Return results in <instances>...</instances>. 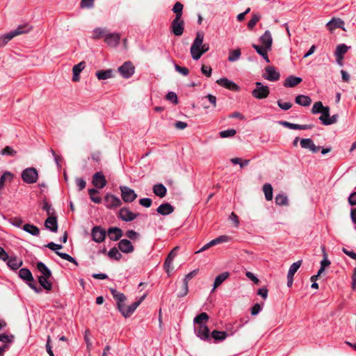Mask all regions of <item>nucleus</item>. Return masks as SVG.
Masks as SVG:
<instances>
[{
	"instance_id": "obj_1",
	"label": "nucleus",
	"mask_w": 356,
	"mask_h": 356,
	"mask_svg": "<svg viewBox=\"0 0 356 356\" xmlns=\"http://www.w3.org/2000/svg\"><path fill=\"white\" fill-rule=\"evenodd\" d=\"M204 36V33L202 31H198L196 33V37L191 47V54L193 60H199L202 54L209 49V44H203Z\"/></svg>"
},
{
	"instance_id": "obj_2",
	"label": "nucleus",
	"mask_w": 356,
	"mask_h": 356,
	"mask_svg": "<svg viewBox=\"0 0 356 356\" xmlns=\"http://www.w3.org/2000/svg\"><path fill=\"white\" fill-rule=\"evenodd\" d=\"M21 177L24 182L29 184H34L38 181V172L35 168L30 167L22 172Z\"/></svg>"
},
{
	"instance_id": "obj_3",
	"label": "nucleus",
	"mask_w": 356,
	"mask_h": 356,
	"mask_svg": "<svg viewBox=\"0 0 356 356\" xmlns=\"http://www.w3.org/2000/svg\"><path fill=\"white\" fill-rule=\"evenodd\" d=\"M184 21L182 17H175L172 21L170 29L175 36H181L184 31Z\"/></svg>"
},
{
	"instance_id": "obj_4",
	"label": "nucleus",
	"mask_w": 356,
	"mask_h": 356,
	"mask_svg": "<svg viewBox=\"0 0 356 356\" xmlns=\"http://www.w3.org/2000/svg\"><path fill=\"white\" fill-rule=\"evenodd\" d=\"M256 88L252 91V95L259 99H262L268 97L270 94L269 88L267 86H264L261 82H257Z\"/></svg>"
},
{
	"instance_id": "obj_5",
	"label": "nucleus",
	"mask_w": 356,
	"mask_h": 356,
	"mask_svg": "<svg viewBox=\"0 0 356 356\" xmlns=\"http://www.w3.org/2000/svg\"><path fill=\"white\" fill-rule=\"evenodd\" d=\"M146 297V295L144 294L142 297L140 298V299L134 302H133L132 304H131L129 306H128L127 307H125V305H124L122 307V309L121 310H118L121 314L124 317V318H129L130 317L133 313L135 312V310L137 309V307L141 304V302L144 300V299Z\"/></svg>"
},
{
	"instance_id": "obj_6",
	"label": "nucleus",
	"mask_w": 356,
	"mask_h": 356,
	"mask_svg": "<svg viewBox=\"0 0 356 356\" xmlns=\"http://www.w3.org/2000/svg\"><path fill=\"white\" fill-rule=\"evenodd\" d=\"M120 190L122 200L127 203L133 202L138 197L135 191L126 186H120Z\"/></svg>"
},
{
	"instance_id": "obj_7",
	"label": "nucleus",
	"mask_w": 356,
	"mask_h": 356,
	"mask_svg": "<svg viewBox=\"0 0 356 356\" xmlns=\"http://www.w3.org/2000/svg\"><path fill=\"white\" fill-rule=\"evenodd\" d=\"M92 184L96 189H102L107 184V181L104 173L102 171L95 172L92 175Z\"/></svg>"
},
{
	"instance_id": "obj_8",
	"label": "nucleus",
	"mask_w": 356,
	"mask_h": 356,
	"mask_svg": "<svg viewBox=\"0 0 356 356\" xmlns=\"http://www.w3.org/2000/svg\"><path fill=\"white\" fill-rule=\"evenodd\" d=\"M118 72L124 79L130 78L135 72V67L130 61L125 62L118 67Z\"/></svg>"
},
{
	"instance_id": "obj_9",
	"label": "nucleus",
	"mask_w": 356,
	"mask_h": 356,
	"mask_svg": "<svg viewBox=\"0 0 356 356\" xmlns=\"http://www.w3.org/2000/svg\"><path fill=\"white\" fill-rule=\"evenodd\" d=\"M92 240L96 243H102L105 240L106 232L100 226H95L91 231Z\"/></svg>"
},
{
	"instance_id": "obj_10",
	"label": "nucleus",
	"mask_w": 356,
	"mask_h": 356,
	"mask_svg": "<svg viewBox=\"0 0 356 356\" xmlns=\"http://www.w3.org/2000/svg\"><path fill=\"white\" fill-rule=\"evenodd\" d=\"M195 332L200 339L207 341L211 340L209 330L205 324L197 325V326L195 327Z\"/></svg>"
},
{
	"instance_id": "obj_11",
	"label": "nucleus",
	"mask_w": 356,
	"mask_h": 356,
	"mask_svg": "<svg viewBox=\"0 0 356 356\" xmlns=\"http://www.w3.org/2000/svg\"><path fill=\"white\" fill-rule=\"evenodd\" d=\"M105 205L108 209H115L122 204V201L117 196L112 194H106L104 197Z\"/></svg>"
},
{
	"instance_id": "obj_12",
	"label": "nucleus",
	"mask_w": 356,
	"mask_h": 356,
	"mask_svg": "<svg viewBox=\"0 0 356 356\" xmlns=\"http://www.w3.org/2000/svg\"><path fill=\"white\" fill-rule=\"evenodd\" d=\"M110 292L116 301L118 310H121L122 307L124 305V302L127 300L125 295L113 288L110 289Z\"/></svg>"
},
{
	"instance_id": "obj_13",
	"label": "nucleus",
	"mask_w": 356,
	"mask_h": 356,
	"mask_svg": "<svg viewBox=\"0 0 356 356\" xmlns=\"http://www.w3.org/2000/svg\"><path fill=\"white\" fill-rule=\"evenodd\" d=\"M264 77L270 81H276L280 77V72H277L275 67L267 66L265 68V74Z\"/></svg>"
},
{
	"instance_id": "obj_14",
	"label": "nucleus",
	"mask_w": 356,
	"mask_h": 356,
	"mask_svg": "<svg viewBox=\"0 0 356 356\" xmlns=\"http://www.w3.org/2000/svg\"><path fill=\"white\" fill-rule=\"evenodd\" d=\"M138 216V213L131 212L129 208L122 207L119 211V218L125 222H130L134 220Z\"/></svg>"
},
{
	"instance_id": "obj_15",
	"label": "nucleus",
	"mask_w": 356,
	"mask_h": 356,
	"mask_svg": "<svg viewBox=\"0 0 356 356\" xmlns=\"http://www.w3.org/2000/svg\"><path fill=\"white\" fill-rule=\"evenodd\" d=\"M120 40V35L118 33H110L108 32L106 36L104 38L105 43L111 47H117Z\"/></svg>"
},
{
	"instance_id": "obj_16",
	"label": "nucleus",
	"mask_w": 356,
	"mask_h": 356,
	"mask_svg": "<svg viewBox=\"0 0 356 356\" xmlns=\"http://www.w3.org/2000/svg\"><path fill=\"white\" fill-rule=\"evenodd\" d=\"M302 261L300 260L294 262L291 265L287 274V286L289 287L292 286L293 282V275L300 267Z\"/></svg>"
},
{
	"instance_id": "obj_17",
	"label": "nucleus",
	"mask_w": 356,
	"mask_h": 356,
	"mask_svg": "<svg viewBox=\"0 0 356 356\" xmlns=\"http://www.w3.org/2000/svg\"><path fill=\"white\" fill-rule=\"evenodd\" d=\"M216 83L227 89H229L232 91H238L239 87L234 82L229 80L227 78H220V79L216 81Z\"/></svg>"
},
{
	"instance_id": "obj_18",
	"label": "nucleus",
	"mask_w": 356,
	"mask_h": 356,
	"mask_svg": "<svg viewBox=\"0 0 356 356\" xmlns=\"http://www.w3.org/2000/svg\"><path fill=\"white\" fill-rule=\"evenodd\" d=\"M300 146L304 149H309L313 153H316L321 147L316 146L311 138H302L300 140Z\"/></svg>"
},
{
	"instance_id": "obj_19",
	"label": "nucleus",
	"mask_w": 356,
	"mask_h": 356,
	"mask_svg": "<svg viewBox=\"0 0 356 356\" xmlns=\"http://www.w3.org/2000/svg\"><path fill=\"white\" fill-rule=\"evenodd\" d=\"M284 127L289 128L290 129L294 130H307L313 128L312 124H298L291 123L286 121H283L280 122Z\"/></svg>"
},
{
	"instance_id": "obj_20",
	"label": "nucleus",
	"mask_w": 356,
	"mask_h": 356,
	"mask_svg": "<svg viewBox=\"0 0 356 356\" xmlns=\"http://www.w3.org/2000/svg\"><path fill=\"white\" fill-rule=\"evenodd\" d=\"M259 41L262 45L266 47L267 49L271 50L273 44V38L270 31L266 30L264 33L259 38Z\"/></svg>"
},
{
	"instance_id": "obj_21",
	"label": "nucleus",
	"mask_w": 356,
	"mask_h": 356,
	"mask_svg": "<svg viewBox=\"0 0 356 356\" xmlns=\"http://www.w3.org/2000/svg\"><path fill=\"white\" fill-rule=\"evenodd\" d=\"M119 249L124 253H131L134 251V248L131 242L127 239H122L118 243Z\"/></svg>"
},
{
	"instance_id": "obj_22",
	"label": "nucleus",
	"mask_w": 356,
	"mask_h": 356,
	"mask_svg": "<svg viewBox=\"0 0 356 356\" xmlns=\"http://www.w3.org/2000/svg\"><path fill=\"white\" fill-rule=\"evenodd\" d=\"M44 226L51 232H56L58 230V222L56 215L49 216L44 222Z\"/></svg>"
},
{
	"instance_id": "obj_23",
	"label": "nucleus",
	"mask_w": 356,
	"mask_h": 356,
	"mask_svg": "<svg viewBox=\"0 0 356 356\" xmlns=\"http://www.w3.org/2000/svg\"><path fill=\"white\" fill-rule=\"evenodd\" d=\"M6 261L7 265L12 270H17L23 264L22 260L18 259L16 256H8V259Z\"/></svg>"
},
{
	"instance_id": "obj_24",
	"label": "nucleus",
	"mask_w": 356,
	"mask_h": 356,
	"mask_svg": "<svg viewBox=\"0 0 356 356\" xmlns=\"http://www.w3.org/2000/svg\"><path fill=\"white\" fill-rule=\"evenodd\" d=\"M252 47L256 50L257 54L262 56L266 63H270V59L268 56V51H270V49H267L266 47L264 45H258L255 44H252Z\"/></svg>"
},
{
	"instance_id": "obj_25",
	"label": "nucleus",
	"mask_w": 356,
	"mask_h": 356,
	"mask_svg": "<svg viewBox=\"0 0 356 356\" xmlns=\"http://www.w3.org/2000/svg\"><path fill=\"white\" fill-rule=\"evenodd\" d=\"M108 236L111 241H118L122 236V231L118 227H109L108 229Z\"/></svg>"
},
{
	"instance_id": "obj_26",
	"label": "nucleus",
	"mask_w": 356,
	"mask_h": 356,
	"mask_svg": "<svg viewBox=\"0 0 356 356\" xmlns=\"http://www.w3.org/2000/svg\"><path fill=\"white\" fill-rule=\"evenodd\" d=\"M302 79L300 77L295 76L293 75L289 76L284 81V86L287 88H292L298 86L302 82Z\"/></svg>"
},
{
	"instance_id": "obj_27",
	"label": "nucleus",
	"mask_w": 356,
	"mask_h": 356,
	"mask_svg": "<svg viewBox=\"0 0 356 356\" xmlns=\"http://www.w3.org/2000/svg\"><path fill=\"white\" fill-rule=\"evenodd\" d=\"M32 29V27L29 24H22L17 26V28L12 31L11 34L13 37L19 35L29 33Z\"/></svg>"
},
{
	"instance_id": "obj_28",
	"label": "nucleus",
	"mask_w": 356,
	"mask_h": 356,
	"mask_svg": "<svg viewBox=\"0 0 356 356\" xmlns=\"http://www.w3.org/2000/svg\"><path fill=\"white\" fill-rule=\"evenodd\" d=\"M156 211L161 215L166 216L174 211V207L169 203H164L156 209Z\"/></svg>"
},
{
	"instance_id": "obj_29",
	"label": "nucleus",
	"mask_w": 356,
	"mask_h": 356,
	"mask_svg": "<svg viewBox=\"0 0 356 356\" xmlns=\"http://www.w3.org/2000/svg\"><path fill=\"white\" fill-rule=\"evenodd\" d=\"M228 335L229 334L225 331H218L215 330L211 333L210 337L211 339H213L215 342H218L224 341Z\"/></svg>"
},
{
	"instance_id": "obj_30",
	"label": "nucleus",
	"mask_w": 356,
	"mask_h": 356,
	"mask_svg": "<svg viewBox=\"0 0 356 356\" xmlns=\"http://www.w3.org/2000/svg\"><path fill=\"white\" fill-rule=\"evenodd\" d=\"M295 102L302 106H309L312 103V99L307 95H298L295 98Z\"/></svg>"
},
{
	"instance_id": "obj_31",
	"label": "nucleus",
	"mask_w": 356,
	"mask_h": 356,
	"mask_svg": "<svg viewBox=\"0 0 356 356\" xmlns=\"http://www.w3.org/2000/svg\"><path fill=\"white\" fill-rule=\"evenodd\" d=\"M343 24H344V22L341 19H339V18H333L332 20H330L329 22L327 23L326 26H327V28L330 31H333V30H334L335 29H337V28L342 29Z\"/></svg>"
},
{
	"instance_id": "obj_32",
	"label": "nucleus",
	"mask_w": 356,
	"mask_h": 356,
	"mask_svg": "<svg viewBox=\"0 0 356 356\" xmlns=\"http://www.w3.org/2000/svg\"><path fill=\"white\" fill-rule=\"evenodd\" d=\"M113 70L112 69L102 70L96 72L95 75L99 80H106L113 77Z\"/></svg>"
},
{
	"instance_id": "obj_33",
	"label": "nucleus",
	"mask_w": 356,
	"mask_h": 356,
	"mask_svg": "<svg viewBox=\"0 0 356 356\" xmlns=\"http://www.w3.org/2000/svg\"><path fill=\"white\" fill-rule=\"evenodd\" d=\"M153 192L159 197H163L167 193V189L163 184H157L153 186Z\"/></svg>"
},
{
	"instance_id": "obj_34",
	"label": "nucleus",
	"mask_w": 356,
	"mask_h": 356,
	"mask_svg": "<svg viewBox=\"0 0 356 356\" xmlns=\"http://www.w3.org/2000/svg\"><path fill=\"white\" fill-rule=\"evenodd\" d=\"M19 277L24 281H33V275L29 269L22 268L19 270Z\"/></svg>"
},
{
	"instance_id": "obj_35",
	"label": "nucleus",
	"mask_w": 356,
	"mask_h": 356,
	"mask_svg": "<svg viewBox=\"0 0 356 356\" xmlns=\"http://www.w3.org/2000/svg\"><path fill=\"white\" fill-rule=\"evenodd\" d=\"M229 276V273L228 272H224L220 275H218L213 283V291H214L217 287H218L224 281H225Z\"/></svg>"
},
{
	"instance_id": "obj_36",
	"label": "nucleus",
	"mask_w": 356,
	"mask_h": 356,
	"mask_svg": "<svg viewBox=\"0 0 356 356\" xmlns=\"http://www.w3.org/2000/svg\"><path fill=\"white\" fill-rule=\"evenodd\" d=\"M23 230L29 233L33 236H38L40 234V229L38 227L32 224H25L23 226Z\"/></svg>"
},
{
	"instance_id": "obj_37",
	"label": "nucleus",
	"mask_w": 356,
	"mask_h": 356,
	"mask_svg": "<svg viewBox=\"0 0 356 356\" xmlns=\"http://www.w3.org/2000/svg\"><path fill=\"white\" fill-rule=\"evenodd\" d=\"M38 270L42 274L41 276H44L45 277H51V272L47 268V266L42 262L40 261L37 264Z\"/></svg>"
},
{
	"instance_id": "obj_38",
	"label": "nucleus",
	"mask_w": 356,
	"mask_h": 356,
	"mask_svg": "<svg viewBox=\"0 0 356 356\" xmlns=\"http://www.w3.org/2000/svg\"><path fill=\"white\" fill-rule=\"evenodd\" d=\"M49 277H45L44 276H39L38 282L40 285L47 291H51L52 289V284L49 282Z\"/></svg>"
},
{
	"instance_id": "obj_39",
	"label": "nucleus",
	"mask_w": 356,
	"mask_h": 356,
	"mask_svg": "<svg viewBox=\"0 0 356 356\" xmlns=\"http://www.w3.org/2000/svg\"><path fill=\"white\" fill-rule=\"evenodd\" d=\"M275 204L279 206H288L289 200L288 197L284 193H280L275 196Z\"/></svg>"
},
{
	"instance_id": "obj_40",
	"label": "nucleus",
	"mask_w": 356,
	"mask_h": 356,
	"mask_svg": "<svg viewBox=\"0 0 356 356\" xmlns=\"http://www.w3.org/2000/svg\"><path fill=\"white\" fill-rule=\"evenodd\" d=\"M15 336L12 334H8L6 333H1L0 334V342H2L3 344H7L10 346L14 342Z\"/></svg>"
},
{
	"instance_id": "obj_41",
	"label": "nucleus",
	"mask_w": 356,
	"mask_h": 356,
	"mask_svg": "<svg viewBox=\"0 0 356 356\" xmlns=\"http://www.w3.org/2000/svg\"><path fill=\"white\" fill-rule=\"evenodd\" d=\"M108 31L106 29L102 28H96L93 31V39L98 40L102 38H104L106 36Z\"/></svg>"
},
{
	"instance_id": "obj_42",
	"label": "nucleus",
	"mask_w": 356,
	"mask_h": 356,
	"mask_svg": "<svg viewBox=\"0 0 356 356\" xmlns=\"http://www.w3.org/2000/svg\"><path fill=\"white\" fill-rule=\"evenodd\" d=\"M98 193H99V191L96 188L88 189V194H89L90 200L96 204H99L102 202V198L99 196L96 195Z\"/></svg>"
},
{
	"instance_id": "obj_43",
	"label": "nucleus",
	"mask_w": 356,
	"mask_h": 356,
	"mask_svg": "<svg viewBox=\"0 0 356 356\" xmlns=\"http://www.w3.org/2000/svg\"><path fill=\"white\" fill-rule=\"evenodd\" d=\"M263 191L266 200L270 201L273 199V187L270 184H265L263 186Z\"/></svg>"
},
{
	"instance_id": "obj_44",
	"label": "nucleus",
	"mask_w": 356,
	"mask_h": 356,
	"mask_svg": "<svg viewBox=\"0 0 356 356\" xmlns=\"http://www.w3.org/2000/svg\"><path fill=\"white\" fill-rule=\"evenodd\" d=\"M209 315L206 312H202L194 318V323L197 325H204V321H208Z\"/></svg>"
},
{
	"instance_id": "obj_45",
	"label": "nucleus",
	"mask_w": 356,
	"mask_h": 356,
	"mask_svg": "<svg viewBox=\"0 0 356 356\" xmlns=\"http://www.w3.org/2000/svg\"><path fill=\"white\" fill-rule=\"evenodd\" d=\"M184 6L180 2H176L172 10L175 13V17H182Z\"/></svg>"
},
{
	"instance_id": "obj_46",
	"label": "nucleus",
	"mask_w": 356,
	"mask_h": 356,
	"mask_svg": "<svg viewBox=\"0 0 356 356\" xmlns=\"http://www.w3.org/2000/svg\"><path fill=\"white\" fill-rule=\"evenodd\" d=\"M349 47L345 44H340L337 46L334 56H344V54L348 51Z\"/></svg>"
},
{
	"instance_id": "obj_47",
	"label": "nucleus",
	"mask_w": 356,
	"mask_h": 356,
	"mask_svg": "<svg viewBox=\"0 0 356 356\" xmlns=\"http://www.w3.org/2000/svg\"><path fill=\"white\" fill-rule=\"evenodd\" d=\"M241 49H236L232 50L229 53L228 60L230 62H234L239 59L241 56Z\"/></svg>"
},
{
	"instance_id": "obj_48",
	"label": "nucleus",
	"mask_w": 356,
	"mask_h": 356,
	"mask_svg": "<svg viewBox=\"0 0 356 356\" xmlns=\"http://www.w3.org/2000/svg\"><path fill=\"white\" fill-rule=\"evenodd\" d=\"M320 113H321V115L319 117V120L323 125H326L327 123H325V122H327V120L330 117V108L325 106Z\"/></svg>"
},
{
	"instance_id": "obj_49",
	"label": "nucleus",
	"mask_w": 356,
	"mask_h": 356,
	"mask_svg": "<svg viewBox=\"0 0 356 356\" xmlns=\"http://www.w3.org/2000/svg\"><path fill=\"white\" fill-rule=\"evenodd\" d=\"M108 256L111 259H113L116 261L120 260L122 258V254L118 251L116 248H112L108 252Z\"/></svg>"
},
{
	"instance_id": "obj_50",
	"label": "nucleus",
	"mask_w": 356,
	"mask_h": 356,
	"mask_svg": "<svg viewBox=\"0 0 356 356\" xmlns=\"http://www.w3.org/2000/svg\"><path fill=\"white\" fill-rule=\"evenodd\" d=\"M234 324L236 325V328H234V325L232 324H227L225 326L226 332L227 334L229 333V335H233L243 326V324H238L237 322H235Z\"/></svg>"
},
{
	"instance_id": "obj_51",
	"label": "nucleus",
	"mask_w": 356,
	"mask_h": 356,
	"mask_svg": "<svg viewBox=\"0 0 356 356\" xmlns=\"http://www.w3.org/2000/svg\"><path fill=\"white\" fill-rule=\"evenodd\" d=\"M42 209L45 211L49 216H54L55 211L51 205L46 200H43Z\"/></svg>"
},
{
	"instance_id": "obj_52",
	"label": "nucleus",
	"mask_w": 356,
	"mask_h": 356,
	"mask_svg": "<svg viewBox=\"0 0 356 356\" xmlns=\"http://www.w3.org/2000/svg\"><path fill=\"white\" fill-rule=\"evenodd\" d=\"M14 37L10 32L0 36V47L5 46Z\"/></svg>"
},
{
	"instance_id": "obj_53",
	"label": "nucleus",
	"mask_w": 356,
	"mask_h": 356,
	"mask_svg": "<svg viewBox=\"0 0 356 356\" xmlns=\"http://www.w3.org/2000/svg\"><path fill=\"white\" fill-rule=\"evenodd\" d=\"M56 254L58 255L62 259L67 260L71 263H73L76 266H78V262L76 261L74 258L71 257L70 254L61 252H56Z\"/></svg>"
},
{
	"instance_id": "obj_54",
	"label": "nucleus",
	"mask_w": 356,
	"mask_h": 356,
	"mask_svg": "<svg viewBox=\"0 0 356 356\" xmlns=\"http://www.w3.org/2000/svg\"><path fill=\"white\" fill-rule=\"evenodd\" d=\"M13 179V175L10 172L6 171L1 176L0 184L3 187L4 183L6 182V180L11 181Z\"/></svg>"
},
{
	"instance_id": "obj_55",
	"label": "nucleus",
	"mask_w": 356,
	"mask_h": 356,
	"mask_svg": "<svg viewBox=\"0 0 356 356\" xmlns=\"http://www.w3.org/2000/svg\"><path fill=\"white\" fill-rule=\"evenodd\" d=\"M325 106H324L323 105V103L321 102H316L314 104L313 106H312V113L313 114H317V113H320L321 112L322 110H323V108H325Z\"/></svg>"
},
{
	"instance_id": "obj_56",
	"label": "nucleus",
	"mask_w": 356,
	"mask_h": 356,
	"mask_svg": "<svg viewBox=\"0 0 356 356\" xmlns=\"http://www.w3.org/2000/svg\"><path fill=\"white\" fill-rule=\"evenodd\" d=\"M17 154V152L10 146H6L1 149L0 154L14 156Z\"/></svg>"
},
{
	"instance_id": "obj_57",
	"label": "nucleus",
	"mask_w": 356,
	"mask_h": 356,
	"mask_svg": "<svg viewBox=\"0 0 356 356\" xmlns=\"http://www.w3.org/2000/svg\"><path fill=\"white\" fill-rule=\"evenodd\" d=\"M91 335L90 331L89 330H86L84 332V341L86 343L87 350L88 352L90 351L92 348V342L90 341V337Z\"/></svg>"
},
{
	"instance_id": "obj_58",
	"label": "nucleus",
	"mask_w": 356,
	"mask_h": 356,
	"mask_svg": "<svg viewBox=\"0 0 356 356\" xmlns=\"http://www.w3.org/2000/svg\"><path fill=\"white\" fill-rule=\"evenodd\" d=\"M261 16L258 14H254L252 19L248 23V28L252 30L257 23L259 21Z\"/></svg>"
},
{
	"instance_id": "obj_59",
	"label": "nucleus",
	"mask_w": 356,
	"mask_h": 356,
	"mask_svg": "<svg viewBox=\"0 0 356 356\" xmlns=\"http://www.w3.org/2000/svg\"><path fill=\"white\" fill-rule=\"evenodd\" d=\"M236 131L234 129H229L224 131H221L219 135L221 138H229L235 136Z\"/></svg>"
},
{
	"instance_id": "obj_60",
	"label": "nucleus",
	"mask_w": 356,
	"mask_h": 356,
	"mask_svg": "<svg viewBox=\"0 0 356 356\" xmlns=\"http://www.w3.org/2000/svg\"><path fill=\"white\" fill-rule=\"evenodd\" d=\"M172 262H173L172 260L167 259V258L165 259V262H164L163 268L168 275H170V273L173 270Z\"/></svg>"
},
{
	"instance_id": "obj_61",
	"label": "nucleus",
	"mask_w": 356,
	"mask_h": 356,
	"mask_svg": "<svg viewBox=\"0 0 356 356\" xmlns=\"http://www.w3.org/2000/svg\"><path fill=\"white\" fill-rule=\"evenodd\" d=\"M322 250L323 252V259L321 261V267L325 268L326 267L330 265V261L327 259V253L325 252V248H322Z\"/></svg>"
},
{
	"instance_id": "obj_62",
	"label": "nucleus",
	"mask_w": 356,
	"mask_h": 356,
	"mask_svg": "<svg viewBox=\"0 0 356 356\" xmlns=\"http://www.w3.org/2000/svg\"><path fill=\"white\" fill-rule=\"evenodd\" d=\"M95 0H81L80 2V8H91L94 6Z\"/></svg>"
},
{
	"instance_id": "obj_63",
	"label": "nucleus",
	"mask_w": 356,
	"mask_h": 356,
	"mask_svg": "<svg viewBox=\"0 0 356 356\" xmlns=\"http://www.w3.org/2000/svg\"><path fill=\"white\" fill-rule=\"evenodd\" d=\"M277 106L282 110L287 111L290 109L293 104L290 102H282V100L279 99L277 101Z\"/></svg>"
},
{
	"instance_id": "obj_64",
	"label": "nucleus",
	"mask_w": 356,
	"mask_h": 356,
	"mask_svg": "<svg viewBox=\"0 0 356 356\" xmlns=\"http://www.w3.org/2000/svg\"><path fill=\"white\" fill-rule=\"evenodd\" d=\"M166 99L175 104H177L178 103V98L177 94L174 92H169L166 95Z\"/></svg>"
}]
</instances>
